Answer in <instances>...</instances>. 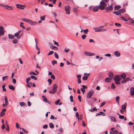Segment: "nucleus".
<instances>
[{"label": "nucleus", "instance_id": "4c0bfd02", "mask_svg": "<svg viewBox=\"0 0 134 134\" xmlns=\"http://www.w3.org/2000/svg\"><path fill=\"white\" fill-rule=\"evenodd\" d=\"M120 99V97L118 96L116 97V100L118 104H119V101Z\"/></svg>", "mask_w": 134, "mask_h": 134}, {"label": "nucleus", "instance_id": "bb28decb", "mask_svg": "<svg viewBox=\"0 0 134 134\" xmlns=\"http://www.w3.org/2000/svg\"><path fill=\"white\" fill-rule=\"evenodd\" d=\"M8 36L9 38V39H13L15 37L14 35H13L10 34H9Z\"/></svg>", "mask_w": 134, "mask_h": 134}, {"label": "nucleus", "instance_id": "79ce46f5", "mask_svg": "<svg viewBox=\"0 0 134 134\" xmlns=\"http://www.w3.org/2000/svg\"><path fill=\"white\" fill-rule=\"evenodd\" d=\"M125 80L126 82L129 81H132V80L131 79H130L129 78H127L126 79H125Z\"/></svg>", "mask_w": 134, "mask_h": 134}, {"label": "nucleus", "instance_id": "6e6d98bb", "mask_svg": "<svg viewBox=\"0 0 134 134\" xmlns=\"http://www.w3.org/2000/svg\"><path fill=\"white\" fill-rule=\"evenodd\" d=\"M121 19L124 21H127V20L125 18L122 16H121Z\"/></svg>", "mask_w": 134, "mask_h": 134}, {"label": "nucleus", "instance_id": "09e8293b", "mask_svg": "<svg viewBox=\"0 0 134 134\" xmlns=\"http://www.w3.org/2000/svg\"><path fill=\"white\" fill-rule=\"evenodd\" d=\"M57 63V61L55 60H53L52 61V64L53 65H54L55 64H56Z\"/></svg>", "mask_w": 134, "mask_h": 134}, {"label": "nucleus", "instance_id": "864d4df0", "mask_svg": "<svg viewBox=\"0 0 134 134\" xmlns=\"http://www.w3.org/2000/svg\"><path fill=\"white\" fill-rule=\"evenodd\" d=\"M115 25L118 27H120L121 26L120 24L117 23H115Z\"/></svg>", "mask_w": 134, "mask_h": 134}, {"label": "nucleus", "instance_id": "4be33fe9", "mask_svg": "<svg viewBox=\"0 0 134 134\" xmlns=\"http://www.w3.org/2000/svg\"><path fill=\"white\" fill-rule=\"evenodd\" d=\"M9 88V89L12 90H14L15 89V87L12 85H9L8 86Z\"/></svg>", "mask_w": 134, "mask_h": 134}, {"label": "nucleus", "instance_id": "e2e57ef3", "mask_svg": "<svg viewBox=\"0 0 134 134\" xmlns=\"http://www.w3.org/2000/svg\"><path fill=\"white\" fill-rule=\"evenodd\" d=\"M20 105H21V107L24 105L25 103L24 102H20L19 103Z\"/></svg>", "mask_w": 134, "mask_h": 134}, {"label": "nucleus", "instance_id": "69168bd1", "mask_svg": "<svg viewBox=\"0 0 134 134\" xmlns=\"http://www.w3.org/2000/svg\"><path fill=\"white\" fill-rule=\"evenodd\" d=\"M59 100H58L56 101V102H55V104L57 105L59 104Z\"/></svg>", "mask_w": 134, "mask_h": 134}, {"label": "nucleus", "instance_id": "0e129e2a", "mask_svg": "<svg viewBox=\"0 0 134 134\" xmlns=\"http://www.w3.org/2000/svg\"><path fill=\"white\" fill-rule=\"evenodd\" d=\"M48 125H44L43 127V128L44 129H47L48 127Z\"/></svg>", "mask_w": 134, "mask_h": 134}, {"label": "nucleus", "instance_id": "37998d69", "mask_svg": "<svg viewBox=\"0 0 134 134\" xmlns=\"http://www.w3.org/2000/svg\"><path fill=\"white\" fill-rule=\"evenodd\" d=\"M113 132L114 134H119L118 131L116 130H114L113 131Z\"/></svg>", "mask_w": 134, "mask_h": 134}, {"label": "nucleus", "instance_id": "aec40b11", "mask_svg": "<svg viewBox=\"0 0 134 134\" xmlns=\"http://www.w3.org/2000/svg\"><path fill=\"white\" fill-rule=\"evenodd\" d=\"M27 83V86L29 88H30L32 86V84L31 82H28Z\"/></svg>", "mask_w": 134, "mask_h": 134}, {"label": "nucleus", "instance_id": "4468645a", "mask_svg": "<svg viewBox=\"0 0 134 134\" xmlns=\"http://www.w3.org/2000/svg\"><path fill=\"white\" fill-rule=\"evenodd\" d=\"M127 103H125L124 104H123L121 106V108L122 109H123L124 111H126V108Z\"/></svg>", "mask_w": 134, "mask_h": 134}, {"label": "nucleus", "instance_id": "2eb2a0df", "mask_svg": "<svg viewBox=\"0 0 134 134\" xmlns=\"http://www.w3.org/2000/svg\"><path fill=\"white\" fill-rule=\"evenodd\" d=\"M108 76L110 79H112L114 78V75L112 72L109 71L108 73Z\"/></svg>", "mask_w": 134, "mask_h": 134}, {"label": "nucleus", "instance_id": "ddd939ff", "mask_svg": "<svg viewBox=\"0 0 134 134\" xmlns=\"http://www.w3.org/2000/svg\"><path fill=\"white\" fill-rule=\"evenodd\" d=\"M114 80L118 81H120L121 80V76L120 75H118L115 77Z\"/></svg>", "mask_w": 134, "mask_h": 134}, {"label": "nucleus", "instance_id": "0eeeda50", "mask_svg": "<svg viewBox=\"0 0 134 134\" xmlns=\"http://www.w3.org/2000/svg\"><path fill=\"white\" fill-rule=\"evenodd\" d=\"M84 54L86 55L89 56H95V54L94 53H92L87 51L84 52Z\"/></svg>", "mask_w": 134, "mask_h": 134}, {"label": "nucleus", "instance_id": "c03bdc74", "mask_svg": "<svg viewBox=\"0 0 134 134\" xmlns=\"http://www.w3.org/2000/svg\"><path fill=\"white\" fill-rule=\"evenodd\" d=\"M48 82L49 83V85L51 84L52 82V81L51 79H48Z\"/></svg>", "mask_w": 134, "mask_h": 134}, {"label": "nucleus", "instance_id": "f257e3e1", "mask_svg": "<svg viewBox=\"0 0 134 134\" xmlns=\"http://www.w3.org/2000/svg\"><path fill=\"white\" fill-rule=\"evenodd\" d=\"M109 0H102L100 2L99 5L100 9L101 10H104L105 8V7L107 5L106 3Z\"/></svg>", "mask_w": 134, "mask_h": 134}, {"label": "nucleus", "instance_id": "603ef678", "mask_svg": "<svg viewBox=\"0 0 134 134\" xmlns=\"http://www.w3.org/2000/svg\"><path fill=\"white\" fill-rule=\"evenodd\" d=\"M86 37V35H82L81 36V37L82 38L83 40L85 39V38Z\"/></svg>", "mask_w": 134, "mask_h": 134}, {"label": "nucleus", "instance_id": "9b49d317", "mask_svg": "<svg viewBox=\"0 0 134 134\" xmlns=\"http://www.w3.org/2000/svg\"><path fill=\"white\" fill-rule=\"evenodd\" d=\"M16 7L18 8L21 9H24V7H25V5H23L20 4H17L16 5Z\"/></svg>", "mask_w": 134, "mask_h": 134}, {"label": "nucleus", "instance_id": "58836bf2", "mask_svg": "<svg viewBox=\"0 0 134 134\" xmlns=\"http://www.w3.org/2000/svg\"><path fill=\"white\" fill-rule=\"evenodd\" d=\"M46 17V15H44L43 16H41L40 17V19L41 20L43 21L44 20Z\"/></svg>", "mask_w": 134, "mask_h": 134}, {"label": "nucleus", "instance_id": "39448f33", "mask_svg": "<svg viewBox=\"0 0 134 134\" xmlns=\"http://www.w3.org/2000/svg\"><path fill=\"white\" fill-rule=\"evenodd\" d=\"M65 9L66 14H70V7L69 6H66L65 7Z\"/></svg>", "mask_w": 134, "mask_h": 134}, {"label": "nucleus", "instance_id": "bf43d9fd", "mask_svg": "<svg viewBox=\"0 0 134 134\" xmlns=\"http://www.w3.org/2000/svg\"><path fill=\"white\" fill-rule=\"evenodd\" d=\"M51 79H52L53 80H54L55 79V77L54 76L53 74H52L51 75Z\"/></svg>", "mask_w": 134, "mask_h": 134}, {"label": "nucleus", "instance_id": "a878e982", "mask_svg": "<svg viewBox=\"0 0 134 134\" xmlns=\"http://www.w3.org/2000/svg\"><path fill=\"white\" fill-rule=\"evenodd\" d=\"M111 80H112V79H110V78L109 77V78L107 77V78H106L105 79V82H110V81Z\"/></svg>", "mask_w": 134, "mask_h": 134}, {"label": "nucleus", "instance_id": "a18cd8bd", "mask_svg": "<svg viewBox=\"0 0 134 134\" xmlns=\"http://www.w3.org/2000/svg\"><path fill=\"white\" fill-rule=\"evenodd\" d=\"M5 86L4 85H3L2 86V87L3 88V91H6V89L5 88Z\"/></svg>", "mask_w": 134, "mask_h": 134}, {"label": "nucleus", "instance_id": "338daca9", "mask_svg": "<svg viewBox=\"0 0 134 134\" xmlns=\"http://www.w3.org/2000/svg\"><path fill=\"white\" fill-rule=\"evenodd\" d=\"M81 96L80 95H79L78 96V98L80 102H81Z\"/></svg>", "mask_w": 134, "mask_h": 134}, {"label": "nucleus", "instance_id": "c85d7f7f", "mask_svg": "<svg viewBox=\"0 0 134 134\" xmlns=\"http://www.w3.org/2000/svg\"><path fill=\"white\" fill-rule=\"evenodd\" d=\"M51 48H52L53 49H54L56 50H57L58 49V47L55 46H51Z\"/></svg>", "mask_w": 134, "mask_h": 134}, {"label": "nucleus", "instance_id": "393cba45", "mask_svg": "<svg viewBox=\"0 0 134 134\" xmlns=\"http://www.w3.org/2000/svg\"><path fill=\"white\" fill-rule=\"evenodd\" d=\"M93 29L96 32H100L99 27H94Z\"/></svg>", "mask_w": 134, "mask_h": 134}, {"label": "nucleus", "instance_id": "a211bd4d", "mask_svg": "<svg viewBox=\"0 0 134 134\" xmlns=\"http://www.w3.org/2000/svg\"><path fill=\"white\" fill-rule=\"evenodd\" d=\"M82 88H81V90L82 92H85V89L87 87L86 86L84 85H82Z\"/></svg>", "mask_w": 134, "mask_h": 134}, {"label": "nucleus", "instance_id": "7ed1b4c3", "mask_svg": "<svg viewBox=\"0 0 134 134\" xmlns=\"http://www.w3.org/2000/svg\"><path fill=\"white\" fill-rule=\"evenodd\" d=\"M105 9L106 11L107 12H108L112 11L113 9L112 4L110 5V6L106 7Z\"/></svg>", "mask_w": 134, "mask_h": 134}, {"label": "nucleus", "instance_id": "de8ad7c7", "mask_svg": "<svg viewBox=\"0 0 134 134\" xmlns=\"http://www.w3.org/2000/svg\"><path fill=\"white\" fill-rule=\"evenodd\" d=\"M54 55L55 57L57 59H58L59 57H58V54L57 53H56L55 52L54 53Z\"/></svg>", "mask_w": 134, "mask_h": 134}, {"label": "nucleus", "instance_id": "49530a36", "mask_svg": "<svg viewBox=\"0 0 134 134\" xmlns=\"http://www.w3.org/2000/svg\"><path fill=\"white\" fill-rule=\"evenodd\" d=\"M130 92H134V87H131L130 89Z\"/></svg>", "mask_w": 134, "mask_h": 134}, {"label": "nucleus", "instance_id": "9d476101", "mask_svg": "<svg viewBox=\"0 0 134 134\" xmlns=\"http://www.w3.org/2000/svg\"><path fill=\"white\" fill-rule=\"evenodd\" d=\"M108 116L110 118L111 121L113 122H116L117 121L115 117L110 115H108Z\"/></svg>", "mask_w": 134, "mask_h": 134}, {"label": "nucleus", "instance_id": "473e14b6", "mask_svg": "<svg viewBox=\"0 0 134 134\" xmlns=\"http://www.w3.org/2000/svg\"><path fill=\"white\" fill-rule=\"evenodd\" d=\"M30 78L31 79H34L35 80H37V77L33 75L31 76H30Z\"/></svg>", "mask_w": 134, "mask_h": 134}, {"label": "nucleus", "instance_id": "6e6552de", "mask_svg": "<svg viewBox=\"0 0 134 134\" xmlns=\"http://www.w3.org/2000/svg\"><path fill=\"white\" fill-rule=\"evenodd\" d=\"M28 23L31 25H34L37 24V22L30 19Z\"/></svg>", "mask_w": 134, "mask_h": 134}, {"label": "nucleus", "instance_id": "7c9ffc66", "mask_svg": "<svg viewBox=\"0 0 134 134\" xmlns=\"http://www.w3.org/2000/svg\"><path fill=\"white\" fill-rule=\"evenodd\" d=\"M23 23L22 22H21L20 24V27H21L23 29H25V27L23 25Z\"/></svg>", "mask_w": 134, "mask_h": 134}, {"label": "nucleus", "instance_id": "6ab92c4d", "mask_svg": "<svg viewBox=\"0 0 134 134\" xmlns=\"http://www.w3.org/2000/svg\"><path fill=\"white\" fill-rule=\"evenodd\" d=\"M114 54L117 57H118L120 56V53L117 51H115L114 52Z\"/></svg>", "mask_w": 134, "mask_h": 134}, {"label": "nucleus", "instance_id": "1a4fd4ad", "mask_svg": "<svg viewBox=\"0 0 134 134\" xmlns=\"http://www.w3.org/2000/svg\"><path fill=\"white\" fill-rule=\"evenodd\" d=\"M58 86L56 84H54V85L52 90L51 91H49V92H55L57 91V88Z\"/></svg>", "mask_w": 134, "mask_h": 134}, {"label": "nucleus", "instance_id": "c756f323", "mask_svg": "<svg viewBox=\"0 0 134 134\" xmlns=\"http://www.w3.org/2000/svg\"><path fill=\"white\" fill-rule=\"evenodd\" d=\"M113 13L115 14H116V15H120L121 14L119 12L117 11H114L113 12Z\"/></svg>", "mask_w": 134, "mask_h": 134}, {"label": "nucleus", "instance_id": "20e7f679", "mask_svg": "<svg viewBox=\"0 0 134 134\" xmlns=\"http://www.w3.org/2000/svg\"><path fill=\"white\" fill-rule=\"evenodd\" d=\"M2 6L4 8L6 9L9 10H11L13 9V8L12 7L7 5H3Z\"/></svg>", "mask_w": 134, "mask_h": 134}, {"label": "nucleus", "instance_id": "5fc2aeb1", "mask_svg": "<svg viewBox=\"0 0 134 134\" xmlns=\"http://www.w3.org/2000/svg\"><path fill=\"white\" fill-rule=\"evenodd\" d=\"M119 118L120 119H123L124 118V116L123 115H120V116H119Z\"/></svg>", "mask_w": 134, "mask_h": 134}, {"label": "nucleus", "instance_id": "b1692460", "mask_svg": "<svg viewBox=\"0 0 134 134\" xmlns=\"http://www.w3.org/2000/svg\"><path fill=\"white\" fill-rule=\"evenodd\" d=\"M21 20H22L25 21L26 22H27L28 23L29 21L30 20L29 19L25 18H23Z\"/></svg>", "mask_w": 134, "mask_h": 134}, {"label": "nucleus", "instance_id": "680f3d73", "mask_svg": "<svg viewBox=\"0 0 134 134\" xmlns=\"http://www.w3.org/2000/svg\"><path fill=\"white\" fill-rule=\"evenodd\" d=\"M54 53V52L53 51H51L49 52V53L48 54V55H51L52 54Z\"/></svg>", "mask_w": 134, "mask_h": 134}, {"label": "nucleus", "instance_id": "3c124183", "mask_svg": "<svg viewBox=\"0 0 134 134\" xmlns=\"http://www.w3.org/2000/svg\"><path fill=\"white\" fill-rule=\"evenodd\" d=\"M70 101L71 102H73V96H70Z\"/></svg>", "mask_w": 134, "mask_h": 134}, {"label": "nucleus", "instance_id": "e433bc0d", "mask_svg": "<svg viewBox=\"0 0 134 134\" xmlns=\"http://www.w3.org/2000/svg\"><path fill=\"white\" fill-rule=\"evenodd\" d=\"M119 11L121 14V13L124 12L125 11V9H122L120 10Z\"/></svg>", "mask_w": 134, "mask_h": 134}, {"label": "nucleus", "instance_id": "4d7b16f0", "mask_svg": "<svg viewBox=\"0 0 134 134\" xmlns=\"http://www.w3.org/2000/svg\"><path fill=\"white\" fill-rule=\"evenodd\" d=\"M30 80H31V79H30V77H29L28 78H26V83L29 82V81H30Z\"/></svg>", "mask_w": 134, "mask_h": 134}, {"label": "nucleus", "instance_id": "ea45409f", "mask_svg": "<svg viewBox=\"0 0 134 134\" xmlns=\"http://www.w3.org/2000/svg\"><path fill=\"white\" fill-rule=\"evenodd\" d=\"M8 77L7 76H3L2 78V80L3 81H4L5 80V79H8Z\"/></svg>", "mask_w": 134, "mask_h": 134}, {"label": "nucleus", "instance_id": "f3484780", "mask_svg": "<svg viewBox=\"0 0 134 134\" xmlns=\"http://www.w3.org/2000/svg\"><path fill=\"white\" fill-rule=\"evenodd\" d=\"M93 93H88L87 95V98H91L93 95Z\"/></svg>", "mask_w": 134, "mask_h": 134}, {"label": "nucleus", "instance_id": "412c9836", "mask_svg": "<svg viewBox=\"0 0 134 134\" xmlns=\"http://www.w3.org/2000/svg\"><path fill=\"white\" fill-rule=\"evenodd\" d=\"M42 97L43 98V101L46 102L47 103L48 102V100H47V98L44 95L42 96Z\"/></svg>", "mask_w": 134, "mask_h": 134}, {"label": "nucleus", "instance_id": "f704fd0d", "mask_svg": "<svg viewBox=\"0 0 134 134\" xmlns=\"http://www.w3.org/2000/svg\"><path fill=\"white\" fill-rule=\"evenodd\" d=\"M5 102L6 105H7L8 104V101L7 98L6 96L5 97Z\"/></svg>", "mask_w": 134, "mask_h": 134}, {"label": "nucleus", "instance_id": "8fccbe9b", "mask_svg": "<svg viewBox=\"0 0 134 134\" xmlns=\"http://www.w3.org/2000/svg\"><path fill=\"white\" fill-rule=\"evenodd\" d=\"M88 77L87 76H84L82 78V79L83 80H86L88 79Z\"/></svg>", "mask_w": 134, "mask_h": 134}, {"label": "nucleus", "instance_id": "f8f14e48", "mask_svg": "<svg viewBox=\"0 0 134 134\" xmlns=\"http://www.w3.org/2000/svg\"><path fill=\"white\" fill-rule=\"evenodd\" d=\"M99 9H100L99 6H96L92 8V10L94 12L98 11Z\"/></svg>", "mask_w": 134, "mask_h": 134}, {"label": "nucleus", "instance_id": "774afa93", "mask_svg": "<svg viewBox=\"0 0 134 134\" xmlns=\"http://www.w3.org/2000/svg\"><path fill=\"white\" fill-rule=\"evenodd\" d=\"M115 83L117 85H119L120 84V81H116L115 80Z\"/></svg>", "mask_w": 134, "mask_h": 134}, {"label": "nucleus", "instance_id": "c9c22d12", "mask_svg": "<svg viewBox=\"0 0 134 134\" xmlns=\"http://www.w3.org/2000/svg\"><path fill=\"white\" fill-rule=\"evenodd\" d=\"M78 7L74 8L73 9V11L75 12H77L78 11Z\"/></svg>", "mask_w": 134, "mask_h": 134}, {"label": "nucleus", "instance_id": "72a5a7b5", "mask_svg": "<svg viewBox=\"0 0 134 134\" xmlns=\"http://www.w3.org/2000/svg\"><path fill=\"white\" fill-rule=\"evenodd\" d=\"M83 31L84 33L87 34L89 31V30L88 29H86L85 30H83Z\"/></svg>", "mask_w": 134, "mask_h": 134}, {"label": "nucleus", "instance_id": "5701e85b", "mask_svg": "<svg viewBox=\"0 0 134 134\" xmlns=\"http://www.w3.org/2000/svg\"><path fill=\"white\" fill-rule=\"evenodd\" d=\"M121 7V6L119 5H115L114 7V10H117L119 9Z\"/></svg>", "mask_w": 134, "mask_h": 134}, {"label": "nucleus", "instance_id": "052dcab7", "mask_svg": "<svg viewBox=\"0 0 134 134\" xmlns=\"http://www.w3.org/2000/svg\"><path fill=\"white\" fill-rule=\"evenodd\" d=\"M18 42V40L16 39H15L13 40V42L14 44H15L17 43Z\"/></svg>", "mask_w": 134, "mask_h": 134}, {"label": "nucleus", "instance_id": "423d86ee", "mask_svg": "<svg viewBox=\"0 0 134 134\" xmlns=\"http://www.w3.org/2000/svg\"><path fill=\"white\" fill-rule=\"evenodd\" d=\"M4 29L2 26L0 27V36L3 35H4Z\"/></svg>", "mask_w": 134, "mask_h": 134}, {"label": "nucleus", "instance_id": "f03ea898", "mask_svg": "<svg viewBox=\"0 0 134 134\" xmlns=\"http://www.w3.org/2000/svg\"><path fill=\"white\" fill-rule=\"evenodd\" d=\"M21 32V30H20L18 32L15 33L14 35V37H16V38L18 39H20L22 35V34L21 35H20Z\"/></svg>", "mask_w": 134, "mask_h": 134}, {"label": "nucleus", "instance_id": "a19ab883", "mask_svg": "<svg viewBox=\"0 0 134 134\" xmlns=\"http://www.w3.org/2000/svg\"><path fill=\"white\" fill-rule=\"evenodd\" d=\"M49 125L50 127L51 128H53L54 127V126L51 123H50L49 124Z\"/></svg>", "mask_w": 134, "mask_h": 134}, {"label": "nucleus", "instance_id": "dca6fc26", "mask_svg": "<svg viewBox=\"0 0 134 134\" xmlns=\"http://www.w3.org/2000/svg\"><path fill=\"white\" fill-rule=\"evenodd\" d=\"M103 27L104 26H99L100 32L105 31H107L106 29L103 28Z\"/></svg>", "mask_w": 134, "mask_h": 134}, {"label": "nucleus", "instance_id": "2f4dec72", "mask_svg": "<svg viewBox=\"0 0 134 134\" xmlns=\"http://www.w3.org/2000/svg\"><path fill=\"white\" fill-rule=\"evenodd\" d=\"M120 76L123 79H125L126 77V75L124 73L122 74Z\"/></svg>", "mask_w": 134, "mask_h": 134}, {"label": "nucleus", "instance_id": "13d9d810", "mask_svg": "<svg viewBox=\"0 0 134 134\" xmlns=\"http://www.w3.org/2000/svg\"><path fill=\"white\" fill-rule=\"evenodd\" d=\"M111 88L113 89H114L115 88V87L114 83H112V84Z\"/></svg>", "mask_w": 134, "mask_h": 134}, {"label": "nucleus", "instance_id": "cd10ccee", "mask_svg": "<svg viewBox=\"0 0 134 134\" xmlns=\"http://www.w3.org/2000/svg\"><path fill=\"white\" fill-rule=\"evenodd\" d=\"M30 75H33L35 76H37V73H35L34 71H31L29 73Z\"/></svg>", "mask_w": 134, "mask_h": 134}]
</instances>
